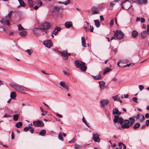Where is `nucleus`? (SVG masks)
Instances as JSON below:
<instances>
[{"instance_id":"f257e3e1","label":"nucleus","mask_w":149,"mask_h":149,"mask_svg":"<svg viewBox=\"0 0 149 149\" xmlns=\"http://www.w3.org/2000/svg\"><path fill=\"white\" fill-rule=\"evenodd\" d=\"M75 66L79 69L82 72H85L87 69V67L85 66L86 63L79 60H76L74 62Z\"/></svg>"},{"instance_id":"f03ea898","label":"nucleus","mask_w":149,"mask_h":149,"mask_svg":"<svg viewBox=\"0 0 149 149\" xmlns=\"http://www.w3.org/2000/svg\"><path fill=\"white\" fill-rule=\"evenodd\" d=\"M12 13V11H10L8 14L6 15L5 18H2V19L0 20L1 22L3 24H6L8 26H9L10 24L9 20L10 19L11 17Z\"/></svg>"},{"instance_id":"7ed1b4c3","label":"nucleus","mask_w":149,"mask_h":149,"mask_svg":"<svg viewBox=\"0 0 149 149\" xmlns=\"http://www.w3.org/2000/svg\"><path fill=\"white\" fill-rule=\"evenodd\" d=\"M121 8L123 9L128 10L130 7L131 6H132L131 5V2L128 0H126L123 1L120 3Z\"/></svg>"},{"instance_id":"20e7f679","label":"nucleus","mask_w":149,"mask_h":149,"mask_svg":"<svg viewBox=\"0 0 149 149\" xmlns=\"http://www.w3.org/2000/svg\"><path fill=\"white\" fill-rule=\"evenodd\" d=\"M42 27L39 28L40 31H43L45 33H46L47 32V29L49 28L50 26L48 22H45L42 24Z\"/></svg>"},{"instance_id":"39448f33","label":"nucleus","mask_w":149,"mask_h":149,"mask_svg":"<svg viewBox=\"0 0 149 149\" xmlns=\"http://www.w3.org/2000/svg\"><path fill=\"white\" fill-rule=\"evenodd\" d=\"M114 35L116 38L118 40H121L123 38L124 34L120 30H117L116 32L114 33Z\"/></svg>"},{"instance_id":"423d86ee","label":"nucleus","mask_w":149,"mask_h":149,"mask_svg":"<svg viewBox=\"0 0 149 149\" xmlns=\"http://www.w3.org/2000/svg\"><path fill=\"white\" fill-rule=\"evenodd\" d=\"M33 125L36 127H42L44 126V124L43 121L39 120L33 121Z\"/></svg>"},{"instance_id":"0eeeda50","label":"nucleus","mask_w":149,"mask_h":149,"mask_svg":"<svg viewBox=\"0 0 149 149\" xmlns=\"http://www.w3.org/2000/svg\"><path fill=\"white\" fill-rule=\"evenodd\" d=\"M130 126L131 125L130 124V121L128 120H125L121 127L123 129H128Z\"/></svg>"},{"instance_id":"6e6552de","label":"nucleus","mask_w":149,"mask_h":149,"mask_svg":"<svg viewBox=\"0 0 149 149\" xmlns=\"http://www.w3.org/2000/svg\"><path fill=\"white\" fill-rule=\"evenodd\" d=\"M43 43L46 47H47L48 48H50L53 45L52 43L50 40H45L43 41Z\"/></svg>"},{"instance_id":"1a4fd4ad","label":"nucleus","mask_w":149,"mask_h":149,"mask_svg":"<svg viewBox=\"0 0 149 149\" xmlns=\"http://www.w3.org/2000/svg\"><path fill=\"white\" fill-rule=\"evenodd\" d=\"M36 5L34 7V9L36 10L42 4V2L40 0H36L35 2Z\"/></svg>"},{"instance_id":"9d476101","label":"nucleus","mask_w":149,"mask_h":149,"mask_svg":"<svg viewBox=\"0 0 149 149\" xmlns=\"http://www.w3.org/2000/svg\"><path fill=\"white\" fill-rule=\"evenodd\" d=\"M59 53L61 56L64 57V58L65 60L68 59V52L66 50H65L63 52L58 51Z\"/></svg>"},{"instance_id":"9b49d317","label":"nucleus","mask_w":149,"mask_h":149,"mask_svg":"<svg viewBox=\"0 0 149 149\" xmlns=\"http://www.w3.org/2000/svg\"><path fill=\"white\" fill-rule=\"evenodd\" d=\"M40 28H34L32 29L33 33L36 36H39L42 35L44 34L45 33H43L42 34L38 32V30Z\"/></svg>"},{"instance_id":"f8f14e48","label":"nucleus","mask_w":149,"mask_h":149,"mask_svg":"<svg viewBox=\"0 0 149 149\" xmlns=\"http://www.w3.org/2000/svg\"><path fill=\"white\" fill-rule=\"evenodd\" d=\"M99 136V135L97 134H95L93 135V139L95 142L99 143L100 141Z\"/></svg>"},{"instance_id":"ddd939ff","label":"nucleus","mask_w":149,"mask_h":149,"mask_svg":"<svg viewBox=\"0 0 149 149\" xmlns=\"http://www.w3.org/2000/svg\"><path fill=\"white\" fill-rule=\"evenodd\" d=\"M132 1L133 2H136L139 5H141L142 4H145L148 3L147 0H136V1Z\"/></svg>"},{"instance_id":"4468645a","label":"nucleus","mask_w":149,"mask_h":149,"mask_svg":"<svg viewBox=\"0 0 149 149\" xmlns=\"http://www.w3.org/2000/svg\"><path fill=\"white\" fill-rule=\"evenodd\" d=\"M109 102V100L107 99L102 100L100 102L101 104V107H103V108H104L107 104Z\"/></svg>"},{"instance_id":"2eb2a0df","label":"nucleus","mask_w":149,"mask_h":149,"mask_svg":"<svg viewBox=\"0 0 149 149\" xmlns=\"http://www.w3.org/2000/svg\"><path fill=\"white\" fill-rule=\"evenodd\" d=\"M92 13L93 14H98L99 13V9L98 8L95 6H93L92 7Z\"/></svg>"},{"instance_id":"dca6fc26","label":"nucleus","mask_w":149,"mask_h":149,"mask_svg":"<svg viewBox=\"0 0 149 149\" xmlns=\"http://www.w3.org/2000/svg\"><path fill=\"white\" fill-rule=\"evenodd\" d=\"M60 85L63 87L68 91L69 89V86L65 84V83L64 81H61L59 83Z\"/></svg>"},{"instance_id":"f3484780","label":"nucleus","mask_w":149,"mask_h":149,"mask_svg":"<svg viewBox=\"0 0 149 149\" xmlns=\"http://www.w3.org/2000/svg\"><path fill=\"white\" fill-rule=\"evenodd\" d=\"M121 113L118 111V109L117 108H115L113 110L112 114L113 115L116 114L120 115L121 114Z\"/></svg>"},{"instance_id":"a211bd4d","label":"nucleus","mask_w":149,"mask_h":149,"mask_svg":"<svg viewBox=\"0 0 149 149\" xmlns=\"http://www.w3.org/2000/svg\"><path fill=\"white\" fill-rule=\"evenodd\" d=\"M61 28L60 27L56 26L53 32L54 33V35H56L58 33V32L61 30Z\"/></svg>"},{"instance_id":"6ab92c4d","label":"nucleus","mask_w":149,"mask_h":149,"mask_svg":"<svg viewBox=\"0 0 149 149\" xmlns=\"http://www.w3.org/2000/svg\"><path fill=\"white\" fill-rule=\"evenodd\" d=\"M99 83L100 89H103L105 85V82L104 81H99Z\"/></svg>"},{"instance_id":"aec40b11","label":"nucleus","mask_w":149,"mask_h":149,"mask_svg":"<svg viewBox=\"0 0 149 149\" xmlns=\"http://www.w3.org/2000/svg\"><path fill=\"white\" fill-rule=\"evenodd\" d=\"M119 148L120 149H126V146L122 142H119L118 143Z\"/></svg>"},{"instance_id":"412c9836","label":"nucleus","mask_w":149,"mask_h":149,"mask_svg":"<svg viewBox=\"0 0 149 149\" xmlns=\"http://www.w3.org/2000/svg\"><path fill=\"white\" fill-rule=\"evenodd\" d=\"M72 26V23L71 22H66L65 23V26L67 28H69Z\"/></svg>"},{"instance_id":"4be33fe9","label":"nucleus","mask_w":149,"mask_h":149,"mask_svg":"<svg viewBox=\"0 0 149 149\" xmlns=\"http://www.w3.org/2000/svg\"><path fill=\"white\" fill-rule=\"evenodd\" d=\"M138 34V32L135 30H133L132 32L131 35L133 38L136 37Z\"/></svg>"},{"instance_id":"5701e85b","label":"nucleus","mask_w":149,"mask_h":149,"mask_svg":"<svg viewBox=\"0 0 149 149\" xmlns=\"http://www.w3.org/2000/svg\"><path fill=\"white\" fill-rule=\"evenodd\" d=\"M15 90H16L19 91H24V89L21 87V86H17L16 85L15 86V87L14 89Z\"/></svg>"},{"instance_id":"b1692460","label":"nucleus","mask_w":149,"mask_h":149,"mask_svg":"<svg viewBox=\"0 0 149 149\" xmlns=\"http://www.w3.org/2000/svg\"><path fill=\"white\" fill-rule=\"evenodd\" d=\"M94 21L95 23V25L97 28H98L100 26V24L98 20H94Z\"/></svg>"},{"instance_id":"393cba45","label":"nucleus","mask_w":149,"mask_h":149,"mask_svg":"<svg viewBox=\"0 0 149 149\" xmlns=\"http://www.w3.org/2000/svg\"><path fill=\"white\" fill-rule=\"evenodd\" d=\"M20 4V6L22 7H25L26 6L25 3L22 0H18Z\"/></svg>"},{"instance_id":"a878e982","label":"nucleus","mask_w":149,"mask_h":149,"mask_svg":"<svg viewBox=\"0 0 149 149\" xmlns=\"http://www.w3.org/2000/svg\"><path fill=\"white\" fill-rule=\"evenodd\" d=\"M19 34L21 36L25 37L26 36L27 33L25 31H22L19 33Z\"/></svg>"},{"instance_id":"bb28decb","label":"nucleus","mask_w":149,"mask_h":149,"mask_svg":"<svg viewBox=\"0 0 149 149\" xmlns=\"http://www.w3.org/2000/svg\"><path fill=\"white\" fill-rule=\"evenodd\" d=\"M111 70L112 69H110L108 68H107L104 70L103 74H105L107 73L110 72Z\"/></svg>"},{"instance_id":"cd10ccee","label":"nucleus","mask_w":149,"mask_h":149,"mask_svg":"<svg viewBox=\"0 0 149 149\" xmlns=\"http://www.w3.org/2000/svg\"><path fill=\"white\" fill-rule=\"evenodd\" d=\"M148 32H147V31H144L141 33V35L142 37L144 38H145Z\"/></svg>"},{"instance_id":"c85d7f7f","label":"nucleus","mask_w":149,"mask_h":149,"mask_svg":"<svg viewBox=\"0 0 149 149\" xmlns=\"http://www.w3.org/2000/svg\"><path fill=\"white\" fill-rule=\"evenodd\" d=\"M92 76L95 80H99L102 77V76L100 73L98 75L96 76L92 75Z\"/></svg>"},{"instance_id":"c756f323","label":"nucleus","mask_w":149,"mask_h":149,"mask_svg":"<svg viewBox=\"0 0 149 149\" xmlns=\"http://www.w3.org/2000/svg\"><path fill=\"white\" fill-rule=\"evenodd\" d=\"M16 96L15 93L14 92H11L10 94V97L13 99H14Z\"/></svg>"},{"instance_id":"7c9ffc66","label":"nucleus","mask_w":149,"mask_h":149,"mask_svg":"<svg viewBox=\"0 0 149 149\" xmlns=\"http://www.w3.org/2000/svg\"><path fill=\"white\" fill-rule=\"evenodd\" d=\"M70 2V0H67L66 1H65L64 2H61L59 1L58 3H60L63 4L64 5H67Z\"/></svg>"},{"instance_id":"2f4dec72","label":"nucleus","mask_w":149,"mask_h":149,"mask_svg":"<svg viewBox=\"0 0 149 149\" xmlns=\"http://www.w3.org/2000/svg\"><path fill=\"white\" fill-rule=\"evenodd\" d=\"M81 39L82 46L84 47H85L86 46V41L85 38L84 37H82L81 38Z\"/></svg>"},{"instance_id":"473e14b6","label":"nucleus","mask_w":149,"mask_h":149,"mask_svg":"<svg viewBox=\"0 0 149 149\" xmlns=\"http://www.w3.org/2000/svg\"><path fill=\"white\" fill-rule=\"evenodd\" d=\"M119 118V117L118 116L116 115L115 116H114V118L113 119V121L115 123H117L118 122Z\"/></svg>"},{"instance_id":"72a5a7b5","label":"nucleus","mask_w":149,"mask_h":149,"mask_svg":"<svg viewBox=\"0 0 149 149\" xmlns=\"http://www.w3.org/2000/svg\"><path fill=\"white\" fill-rule=\"evenodd\" d=\"M140 125V124L139 123H137L134 125L133 127V128L134 129L136 130L139 128Z\"/></svg>"},{"instance_id":"f704fd0d","label":"nucleus","mask_w":149,"mask_h":149,"mask_svg":"<svg viewBox=\"0 0 149 149\" xmlns=\"http://www.w3.org/2000/svg\"><path fill=\"white\" fill-rule=\"evenodd\" d=\"M46 133V131L45 130H42L40 132L39 134L40 135L44 136V134Z\"/></svg>"},{"instance_id":"c9c22d12","label":"nucleus","mask_w":149,"mask_h":149,"mask_svg":"<svg viewBox=\"0 0 149 149\" xmlns=\"http://www.w3.org/2000/svg\"><path fill=\"white\" fill-rule=\"evenodd\" d=\"M124 121V120L123 118L121 117H119L118 122L121 126L123 124Z\"/></svg>"},{"instance_id":"e433bc0d","label":"nucleus","mask_w":149,"mask_h":149,"mask_svg":"<svg viewBox=\"0 0 149 149\" xmlns=\"http://www.w3.org/2000/svg\"><path fill=\"white\" fill-rule=\"evenodd\" d=\"M22 125V123L21 122L17 123L16 124V126L17 128H19L21 127Z\"/></svg>"},{"instance_id":"4c0bfd02","label":"nucleus","mask_w":149,"mask_h":149,"mask_svg":"<svg viewBox=\"0 0 149 149\" xmlns=\"http://www.w3.org/2000/svg\"><path fill=\"white\" fill-rule=\"evenodd\" d=\"M129 119L130 120L129 121H130V124L131 126H132L135 122V120L134 118L131 117Z\"/></svg>"},{"instance_id":"58836bf2","label":"nucleus","mask_w":149,"mask_h":149,"mask_svg":"<svg viewBox=\"0 0 149 149\" xmlns=\"http://www.w3.org/2000/svg\"><path fill=\"white\" fill-rule=\"evenodd\" d=\"M29 5L30 7L31 8L33 6V2L32 0H28Z\"/></svg>"},{"instance_id":"ea45409f","label":"nucleus","mask_w":149,"mask_h":149,"mask_svg":"<svg viewBox=\"0 0 149 149\" xmlns=\"http://www.w3.org/2000/svg\"><path fill=\"white\" fill-rule=\"evenodd\" d=\"M19 118V115L18 114H15L13 116V119L14 121H17L18 120Z\"/></svg>"},{"instance_id":"a19ab883","label":"nucleus","mask_w":149,"mask_h":149,"mask_svg":"<svg viewBox=\"0 0 149 149\" xmlns=\"http://www.w3.org/2000/svg\"><path fill=\"white\" fill-rule=\"evenodd\" d=\"M17 27L18 28V30L19 31L21 30H25L23 27L21 26V25L20 24H19L17 25Z\"/></svg>"},{"instance_id":"79ce46f5","label":"nucleus","mask_w":149,"mask_h":149,"mask_svg":"<svg viewBox=\"0 0 149 149\" xmlns=\"http://www.w3.org/2000/svg\"><path fill=\"white\" fill-rule=\"evenodd\" d=\"M113 99L115 101H119V98L118 97V95H116L115 96L112 97Z\"/></svg>"},{"instance_id":"37998d69","label":"nucleus","mask_w":149,"mask_h":149,"mask_svg":"<svg viewBox=\"0 0 149 149\" xmlns=\"http://www.w3.org/2000/svg\"><path fill=\"white\" fill-rule=\"evenodd\" d=\"M58 139L61 140L62 141H63V138L62 136V134L61 133H60L58 134Z\"/></svg>"},{"instance_id":"c03bdc74","label":"nucleus","mask_w":149,"mask_h":149,"mask_svg":"<svg viewBox=\"0 0 149 149\" xmlns=\"http://www.w3.org/2000/svg\"><path fill=\"white\" fill-rule=\"evenodd\" d=\"M74 148H75L77 149H81V146L77 144H76L74 145Z\"/></svg>"},{"instance_id":"a18cd8bd","label":"nucleus","mask_w":149,"mask_h":149,"mask_svg":"<svg viewBox=\"0 0 149 149\" xmlns=\"http://www.w3.org/2000/svg\"><path fill=\"white\" fill-rule=\"evenodd\" d=\"M145 119V118L143 116H141L140 117V122H143Z\"/></svg>"},{"instance_id":"49530a36","label":"nucleus","mask_w":149,"mask_h":149,"mask_svg":"<svg viewBox=\"0 0 149 149\" xmlns=\"http://www.w3.org/2000/svg\"><path fill=\"white\" fill-rule=\"evenodd\" d=\"M115 3L113 2V1L110 2V6L112 8L111 10L113 8V7L114 5H115Z\"/></svg>"},{"instance_id":"de8ad7c7","label":"nucleus","mask_w":149,"mask_h":149,"mask_svg":"<svg viewBox=\"0 0 149 149\" xmlns=\"http://www.w3.org/2000/svg\"><path fill=\"white\" fill-rule=\"evenodd\" d=\"M26 51L28 53L29 55L31 54L33 52V51L30 49H27V50H26Z\"/></svg>"},{"instance_id":"09e8293b","label":"nucleus","mask_w":149,"mask_h":149,"mask_svg":"<svg viewBox=\"0 0 149 149\" xmlns=\"http://www.w3.org/2000/svg\"><path fill=\"white\" fill-rule=\"evenodd\" d=\"M9 85L10 86H11L12 88L15 89L16 84H13V83H9Z\"/></svg>"},{"instance_id":"8fccbe9b","label":"nucleus","mask_w":149,"mask_h":149,"mask_svg":"<svg viewBox=\"0 0 149 149\" xmlns=\"http://www.w3.org/2000/svg\"><path fill=\"white\" fill-rule=\"evenodd\" d=\"M139 87L140 91H142L144 88V86L142 85H139Z\"/></svg>"},{"instance_id":"3c124183","label":"nucleus","mask_w":149,"mask_h":149,"mask_svg":"<svg viewBox=\"0 0 149 149\" xmlns=\"http://www.w3.org/2000/svg\"><path fill=\"white\" fill-rule=\"evenodd\" d=\"M90 28L89 29L90 31L91 32H93V31L94 28L93 26H91V25L90 26Z\"/></svg>"},{"instance_id":"603ef678","label":"nucleus","mask_w":149,"mask_h":149,"mask_svg":"<svg viewBox=\"0 0 149 149\" xmlns=\"http://www.w3.org/2000/svg\"><path fill=\"white\" fill-rule=\"evenodd\" d=\"M132 100L134 102H137V98L136 97H133L132 98Z\"/></svg>"},{"instance_id":"864d4df0","label":"nucleus","mask_w":149,"mask_h":149,"mask_svg":"<svg viewBox=\"0 0 149 149\" xmlns=\"http://www.w3.org/2000/svg\"><path fill=\"white\" fill-rule=\"evenodd\" d=\"M10 117L11 116L8 114H6L3 117V118H8Z\"/></svg>"},{"instance_id":"5fc2aeb1","label":"nucleus","mask_w":149,"mask_h":149,"mask_svg":"<svg viewBox=\"0 0 149 149\" xmlns=\"http://www.w3.org/2000/svg\"><path fill=\"white\" fill-rule=\"evenodd\" d=\"M75 141V139L74 138H73L71 141H69L68 142L70 143H73Z\"/></svg>"},{"instance_id":"6e6d98bb","label":"nucleus","mask_w":149,"mask_h":149,"mask_svg":"<svg viewBox=\"0 0 149 149\" xmlns=\"http://www.w3.org/2000/svg\"><path fill=\"white\" fill-rule=\"evenodd\" d=\"M29 130V128H28V127H25L23 129L24 131L25 132H27Z\"/></svg>"},{"instance_id":"4d7b16f0","label":"nucleus","mask_w":149,"mask_h":149,"mask_svg":"<svg viewBox=\"0 0 149 149\" xmlns=\"http://www.w3.org/2000/svg\"><path fill=\"white\" fill-rule=\"evenodd\" d=\"M15 138L14 134L13 132H12L11 133V139H13Z\"/></svg>"},{"instance_id":"13d9d810","label":"nucleus","mask_w":149,"mask_h":149,"mask_svg":"<svg viewBox=\"0 0 149 149\" xmlns=\"http://www.w3.org/2000/svg\"><path fill=\"white\" fill-rule=\"evenodd\" d=\"M140 22L143 23H144L145 22V19L143 18H141V19H140Z\"/></svg>"},{"instance_id":"bf43d9fd","label":"nucleus","mask_w":149,"mask_h":149,"mask_svg":"<svg viewBox=\"0 0 149 149\" xmlns=\"http://www.w3.org/2000/svg\"><path fill=\"white\" fill-rule=\"evenodd\" d=\"M113 23H114V21L113 19H112L111 20L110 23V26H112L113 25Z\"/></svg>"},{"instance_id":"052dcab7","label":"nucleus","mask_w":149,"mask_h":149,"mask_svg":"<svg viewBox=\"0 0 149 149\" xmlns=\"http://www.w3.org/2000/svg\"><path fill=\"white\" fill-rule=\"evenodd\" d=\"M83 29L86 32H87L88 31V29L87 27H83Z\"/></svg>"},{"instance_id":"680f3d73","label":"nucleus","mask_w":149,"mask_h":149,"mask_svg":"<svg viewBox=\"0 0 149 149\" xmlns=\"http://www.w3.org/2000/svg\"><path fill=\"white\" fill-rule=\"evenodd\" d=\"M56 116H58V117L60 118H62L63 117V116L61 114H59L58 113H57L56 114Z\"/></svg>"},{"instance_id":"e2e57ef3","label":"nucleus","mask_w":149,"mask_h":149,"mask_svg":"<svg viewBox=\"0 0 149 149\" xmlns=\"http://www.w3.org/2000/svg\"><path fill=\"white\" fill-rule=\"evenodd\" d=\"M146 125L147 126H148L149 125V120H146Z\"/></svg>"},{"instance_id":"0e129e2a","label":"nucleus","mask_w":149,"mask_h":149,"mask_svg":"<svg viewBox=\"0 0 149 149\" xmlns=\"http://www.w3.org/2000/svg\"><path fill=\"white\" fill-rule=\"evenodd\" d=\"M34 131V130L33 128H32L31 129H30V130H29V131L32 134L33 133Z\"/></svg>"},{"instance_id":"69168bd1","label":"nucleus","mask_w":149,"mask_h":149,"mask_svg":"<svg viewBox=\"0 0 149 149\" xmlns=\"http://www.w3.org/2000/svg\"><path fill=\"white\" fill-rule=\"evenodd\" d=\"M100 21L102 22V21L104 20V19L102 15H100Z\"/></svg>"},{"instance_id":"338daca9","label":"nucleus","mask_w":149,"mask_h":149,"mask_svg":"<svg viewBox=\"0 0 149 149\" xmlns=\"http://www.w3.org/2000/svg\"><path fill=\"white\" fill-rule=\"evenodd\" d=\"M82 121L83 122L85 123L86 124V121L84 117H83L82 119Z\"/></svg>"},{"instance_id":"774afa93","label":"nucleus","mask_w":149,"mask_h":149,"mask_svg":"<svg viewBox=\"0 0 149 149\" xmlns=\"http://www.w3.org/2000/svg\"><path fill=\"white\" fill-rule=\"evenodd\" d=\"M145 117L147 118H149V114L146 113L145 116Z\"/></svg>"}]
</instances>
